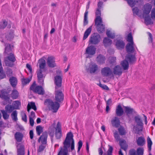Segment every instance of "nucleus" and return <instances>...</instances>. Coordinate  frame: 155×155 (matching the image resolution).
<instances>
[{
    "label": "nucleus",
    "instance_id": "4be33fe9",
    "mask_svg": "<svg viewBox=\"0 0 155 155\" xmlns=\"http://www.w3.org/2000/svg\"><path fill=\"white\" fill-rule=\"evenodd\" d=\"M98 66L95 63H92L90 64L87 70L91 73H95L98 70Z\"/></svg>",
    "mask_w": 155,
    "mask_h": 155
},
{
    "label": "nucleus",
    "instance_id": "4c0bfd02",
    "mask_svg": "<svg viewBox=\"0 0 155 155\" xmlns=\"http://www.w3.org/2000/svg\"><path fill=\"white\" fill-rule=\"evenodd\" d=\"M39 69H44L46 65V61L43 59H40L38 61Z\"/></svg>",
    "mask_w": 155,
    "mask_h": 155
},
{
    "label": "nucleus",
    "instance_id": "f704fd0d",
    "mask_svg": "<svg viewBox=\"0 0 155 155\" xmlns=\"http://www.w3.org/2000/svg\"><path fill=\"white\" fill-rule=\"evenodd\" d=\"M9 81L12 86L15 88L17 83V78L14 77H12L10 78Z\"/></svg>",
    "mask_w": 155,
    "mask_h": 155
},
{
    "label": "nucleus",
    "instance_id": "338daca9",
    "mask_svg": "<svg viewBox=\"0 0 155 155\" xmlns=\"http://www.w3.org/2000/svg\"><path fill=\"white\" fill-rule=\"evenodd\" d=\"M22 120L25 122H27V115L25 113H24L22 117Z\"/></svg>",
    "mask_w": 155,
    "mask_h": 155
},
{
    "label": "nucleus",
    "instance_id": "bf43d9fd",
    "mask_svg": "<svg viewBox=\"0 0 155 155\" xmlns=\"http://www.w3.org/2000/svg\"><path fill=\"white\" fill-rule=\"evenodd\" d=\"M44 144H41L39 147V148L38 150V152H41L42 151L45 147V146L44 145Z\"/></svg>",
    "mask_w": 155,
    "mask_h": 155
},
{
    "label": "nucleus",
    "instance_id": "8fccbe9b",
    "mask_svg": "<svg viewBox=\"0 0 155 155\" xmlns=\"http://www.w3.org/2000/svg\"><path fill=\"white\" fill-rule=\"evenodd\" d=\"M147 142L148 150L150 151L151 150V146L153 143L151 139L149 137L147 138Z\"/></svg>",
    "mask_w": 155,
    "mask_h": 155
},
{
    "label": "nucleus",
    "instance_id": "052dcab7",
    "mask_svg": "<svg viewBox=\"0 0 155 155\" xmlns=\"http://www.w3.org/2000/svg\"><path fill=\"white\" fill-rule=\"evenodd\" d=\"M129 155H137L136 151L134 149L130 150L129 151Z\"/></svg>",
    "mask_w": 155,
    "mask_h": 155
},
{
    "label": "nucleus",
    "instance_id": "c756f323",
    "mask_svg": "<svg viewBox=\"0 0 155 155\" xmlns=\"http://www.w3.org/2000/svg\"><path fill=\"white\" fill-rule=\"evenodd\" d=\"M124 111L121 106L118 105L116 107V113L117 116H121L124 114Z\"/></svg>",
    "mask_w": 155,
    "mask_h": 155
},
{
    "label": "nucleus",
    "instance_id": "13d9d810",
    "mask_svg": "<svg viewBox=\"0 0 155 155\" xmlns=\"http://www.w3.org/2000/svg\"><path fill=\"white\" fill-rule=\"evenodd\" d=\"M106 35L108 37L112 39L115 37L114 34H112L110 31H107Z\"/></svg>",
    "mask_w": 155,
    "mask_h": 155
},
{
    "label": "nucleus",
    "instance_id": "473e14b6",
    "mask_svg": "<svg viewBox=\"0 0 155 155\" xmlns=\"http://www.w3.org/2000/svg\"><path fill=\"white\" fill-rule=\"evenodd\" d=\"M142 17L144 18L145 22L147 25H151L153 23V22L150 18L149 15L142 16Z\"/></svg>",
    "mask_w": 155,
    "mask_h": 155
},
{
    "label": "nucleus",
    "instance_id": "79ce46f5",
    "mask_svg": "<svg viewBox=\"0 0 155 155\" xmlns=\"http://www.w3.org/2000/svg\"><path fill=\"white\" fill-rule=\"evenodd\" d=\"M132 11L134 15L135 14L140 17H142V14L140 12V10L137 7H135L133 8L132 9Z\"/></svg>",
    "mask_w": 155,
    "mask_h": 155
},
{
    "label": "nucleus",
    "instance_id": "de8ad7c7",
    "mask_svg": "<svg viewBox=\"0 0 155 155\" xmlns=\"http://www.w3.org/2000/svg\"><path fill=\"white\" fill-rule=\"evenodd\" d=\"M36 130L37 134L38 136H40L43 132V128L41 126L38 125L36 127Z\"/></svg>",
    "mask_w": 155,
    "mask_h": 155
},
{
    "label": "nucleus",
    "instance_id": "864d4df0",
    "mask_svg": "<svg viewBox=\"0 0 155 155\" xmlns=\"http://www.w3.org/2000/svg\"><path fill=\"white\" fill-rule=\"evenodd\" d=\"M144 149L143 147H139L137 148L136 153L137 155H143Z\"/></svg>",
    "mask_w": 155,
    "mask_h": 155
},
{
    "label": "nucleus",
    "instance_id": "72a5a7b5",
    "mask_svg": "<svg viewBox=\"0 0 155 155\" xmlns=\"http://www.w3.org/2000/svg\"><path fill=\"white\" fill-rule=\"evenodd\" d=\"M141 2V0H128L127 3L131 7H133Z\"/></svg>",
    "mask_w": 155,
    "mask_h": 155
},
{
    "label": "nucleus",
    "instance_id": "393cba45",
    "mask_svg": "<svg viewBox=\"0 0 155 155\" xmlns=\"http://www.w3.org/2000/svg\"><path fill=\"white\" fill-rule=\"evenodd\" d=\"M90 6L87 5L86 7V10L85 12L84 13V21H83V25L85 26L88 24V20L87 19V16L88 14V10Z\"/></svg>",
    "mask_w": 155,
    "mask_h": 155
},
{
    "label": "nucleus",
    "instance_id": "4468645a",
    "mask_svg": "<svg viewBox=\"0 0 155 155\" xmlns=\"http://www.w3.org/2000/svg\"><path fill=\"white\" fill-rule=\"evenodd\" d=\"M55 135L56 139H60L62 137L61 125L60 123L58 122L55 127Z\"/></svg>",
    "mask_w": 155,
    "mask_h": 155
},
{
    "label": "nucleus",
    "instance_id": "774afa93",
    "mask_svg": "<svg viewBox=\"0 0 155 155\" xmlns=\"http://www.w3.org/2000/svg\"><path fill=\"white\" fill-rule=\"evenodd\" d=\"M35 117V113L33 111L31 112L30 115H29V118H34Z\"/></svg>",
    "mask_w": 155,
    "mask_h": 155
},
{
    "label": "nucleus",
    "instance_id": "2eb2a0df",
    "mask_svg": "<svg viewBox=\"0 0 155 155\" xmlns=\"http://www.w3.org/2000/svg\"><path fill=\"white\" fill-rule=\"evenodd\" d=\"M95 25L97 26V28L98 32L101 33L105 30V26L102 24V20L95 21Z\"/></svg>",
    "mask_w": 155,
    "mask_h": 155
},
{
    "label": "nucleus",
    "instance_id": "aec40b11",
    "mask_svg": "<svg viewBox=\"0 0 155 155\" xmlns=\"http://www.w3.org/2000/svg\"><path fill=\"white\" fill-rule=\"evenodd\" d=\"M43 71L41 69H39L37 71V77L38 82L40 83V84L43 85L44 83V78L45 75H44L42 74Z\"/></svg>",
    "mask_w": 155,
    "mask_h": 155
},
{
    "label": "nucleus",
    "instance_id": "ddd939ff",
    "mask_svg": "<svg viewBox=\"0 0 155 155\" xmlns=\"http://www.w3.org/2000/svg\"><path fill=\"white\" fill-rule=\"evenodd\" d=\"M14 137L16 140L15 143L16 147L20 145H22L19 143L21 142L23 139V135L22 133L19 132H16L14 135Z\"/></svg>",
    "mask_w": 155,
    "mask_h": 155
},
{
    "label": "nucleus",
    "instance_id": "f03ea898",
    "mask_svg": "<svg viewBox=\"0 0 155 155\" xmlns=\"http://www.w3.org/2000/svg\"><path fill=\"white\" fill-rule=\"evenodd\" d=\"M126 39L128 43L126 46V49L128 53H133L135 51V48L137 49L134 43L133 38L131 32L127 35Z\"/></svg>",
    "mask_w": 155,
    "mask_h": 155
},
{
    "label": "nucleus",
    "instance_id": "423d86ee",
    "mask_svg": "<svg viewBox=\"0 0 155 155\" xmlns=\"http://www.w3.org/2000/svg\"><path fill=\"white\" fill-rule=\"evenodd\" d=\"M30 89L34 92L39 95H43L45 94L43 88L41 86H37L35 82H34L30 87Z\"/></svg>",
    "mask_w": 155,
    "mask_h": 155
},
{
    "label": "nucleus",
    "instance_id": "f3484780",
    "mask_svg": "<svg viewBox=\"0 0 155 155\" xmlns=\"http://www.w3.org/2000/svg\"><path fill=\"white\" fill-rule=\"evenodd\" d=\"M101 73L103 76L108 77L112 74V72L110 68L106 67L102 69Z\"/></svg>",
    "mask_w": 155,
    "mask_h": 155
},
{
    "label": "nucleus",
    "instance_id": "49530a36",
    "mask_svg": "<svg viewBox=\"0 0 155 155\" xmlns=\"http://www.w3.org/2000/svg\"><path fill=\"white\" fill-rule=\"evenodd\" d=\"M1 111L4 119L5 120L8 119L9 117V114L8 113L4 110H2Z\"/></svg>",
    "mask_w": 155,
    "mask_h": 155
},
{
    "label": "nucleus",
    "instance_id": "2f4dec72",
    "mask_svg": "<svg viewBox=\"0 0 155 155\" xmlns=\"http://www.w3.org/2000/svg\"><path fill=\"white\" fill-rule=\"evenodd\" d=\"M27 109L28 112L29 113L31 109H33L34 110L36 111L37 108L34 102H31L28 103L27 106Z\"/></svg>",
    "mask_w": 155,
    "mask_h": 155
},
{
    "label": "nucleus",
    "instance_id": "6e6d98bb",
    "mask_svg": "<svg viewBox=\"0 0 155 155\" xmlns=\"http://www.w3.org/2000/svg\"><path fill=\"white\" fill-rule=\"evenodd\" d=\"M1 23L0 28L2 29H4L8 25V22L5 20H3Z\"/></svg>",
    "mask_w": 155,
    "mask_h": 155
},
{
    "label": "nucleus",
    "instance_id": "37998d69",
    "mask_svg": "<svg viewBox=\"0 0 155 155\" xmlns=\"http://www.w3.org/2000/svg\"><path fill=\"white\" fill-rule=\"evenodd\" d=\"M121 65L124 70H127L129 68V63L127 61L124 60L121 62Z\"/></svg>",
    "mask_w": 155,
    "mask_h": 155
},
{
    "label": "nucleus",
    "instance_id": "5701e85b",
    "mask_svg": "<svg viewBox=\"0 0 155 155\" xmlns=\"http://www.w3.org/2000/svg\"><path fill=\"white\" fill-rule=\"evenodd\" d=\"M116 48L118 49H123L125 45V43L121 39L117 40L115 43Z\"/></svg>",
    "mask_w": 155,
    "mask_h": 155
},
{
    "label": "nucleus",
    "instance_id": "bb28decb",
    "mask_svg": "<svg viewBox=\"0 0 155 155\" xmlns=\"http://www.w3.org/2000/svg\"><path fill=\"white\" fill-rule=\"evenodd\" d=\"M111 122L112 126L116 128L118 127L120 124L119 118L116 117L111 120Z\"/></svg>",
    "mask_w": 155,
    "mask_h": 155
},
{
    "label": "nucleus",
    "instance_id": "c03bdc74",
    "mask_svg": "<svg viewBox=\"0 0 155 155\" xmlns=\"http://www.w3.org/2000/svg\"><path fill=\"white\" fill-rule=\"evenodd\" d=\"M103 43L105 47L110 45L112 43V40L107 38H105L103 40Z\"/></svg>",
    "mask_w": 155,
    "mask_h": 155
},
{
    "label": "nucleus",
    "instance_id": "09e8293b",
    "mask_svg": "<svg viewBox=\"0 0 155 155\" xmlns=\"http://www.w3.org/2000/svg\"><path fill=\"white\" fill-rule=\"evenodd\" d=\"M17 112L15 110L13 111L11 114V117L12 120L14 121H16L18 120L17 118Z\"/></svg>",
    "mask_w": 155,
    "mask_h": 155
},
{
    "label": "nucleus",
    "instance_id": "7ed1b4c3",
    "mask_svg": "<svg viewBox=\"0 0 155 155\" xmlns=\"http://www.w3.org/2000/svg\"><path fill=\"white\" fill-rule=\"evenodd\" d=\"M45 104L46 105L49 110L53 113H56L60 106V104L57 101H53L50 99H47L45 101Z\"/></svg>",
    "mask_w": 155,
    "mask_h": 155
},
{
    "label": "nucleus",
    "instance_id": "603ef678",
    "mask_svg": "<svg viewBox=\"0 0 155 155\" xmlns=\"http://www.w3.org/2000/svg\"><path fill=\"white\" fill-rule=\"evenodd\" d=\"M118 131L120 135H125L126 133V130L124 128L122 127H120L118 129Z\"/></svg>",
    "mask_w": 155,
    "mask_h": 155
},
{
    "label": "nucleus",
    "instance_id": "f257e3e1",
    "mask_svg": "<svg viewBox=\"0 0 155 155\" xmlns=\"http://www.w3.org/2000/svg\"><path fill=\"white\" fill-rule=\"evenodd\" d=\"M63 147H61L58 155H69L68 150L71 148L72 151L74 149V141L73 135L71 132L68 133L63 142Z\"/></svg>",
    "mask_w": 155,
    "mask_h": 155
},
{
    "label": "nucleus",
    "instance_id": "3c124183",
    "mask_svg": "<svg viewBox=\"0 0 155 155\" xmlns=\"http://www.w3.org/2000/svg\"><path fill=\"white\" fill-rule=\"evenodd\" d=\"M31 78H23L21 79L22 84L23 85H25L29 83L31 81Z\"/></svg>",
    "mask_w": 155,
    "mask_h": 155
},
{
    "label": "nucleus",
    "instance_id": "6e6552de",
    "mask_svg": "<svg viewBox=\"0 0 155 155\" xmlns=\"http://www.w3.org/2000/svg\"><path fill=\"white\" fill-rule=\"evenodd\" d=\"M9 93V92L7 91L5 89L1 90L0 93V98L9 103H11L12 101L10 99V96Z\"/></svg>",
    "mask_w": 155,
    "mask_h": 155
},
{
    "label": "nucleus",
    "instance_id": "20e7f679",
    "mask_svg": "<svg viewBox=\"0 0 155 155\" xmlns=\"http://www.w3.org/2000/svg\"><path fill=\"white\" fill-rule=\"evenodd\" d=\"M4 61L6 66L10 67H13L14 65V62L16 61L15 56L14 53L6 55Z\"/></svg>",
    "mask_w": 155,
    "mask_h": 155
},
{
    "label": "nucleus",
    "instance_id": "4d7b16f0",
    "mask_svg": "<svg viewBox=\"0 0 155 155\" xmlns=\"http://www.w3.org/2000/svg\"><path fill=\"white\" fill-rule=\"evenodd\" d=\"M110 63L113 65L115 64L116 58L114 57H110L109 58Z\"/></svg>",
    "mask_w": 155,
    "mask_h": 155
},
{
    "label": "nucleus",
    "instance_id": "0eeeda50",
    "mask_svg": "<svg viewBox=\"0 0 155 155\" xmlns=\"http://www.w3.org/2000/svg\"><path fill=\"white\" fill-rule=\"evenodd\" d=\"M15 107L12 105H7L5 107V111L8 113H11L14 109H18L19 106L20 105V102L18 101H15Z\"/></svg>",
    "mask_w": 155,
    "mask_h": 155
},
{
    "label": "nucleus",
    "instance_id": "69168bd1",
    "mask_svg": "<svg viewBox=\"0 0 155 155\" xmlns=\"http://www.w3.org/2000/svg\"><path fill=\"white\" fill-rule=\"evenodd\" d=\"M99 86L102 88L103 89L106 90H108L109 89V88L106 85L102 84H99Z\"/></svg>",
    "mask_w": 155,
    "mask_h": 155
},
{
    "label": "nucleus",
    "instance_id": "a211bd4d",
    "mask_svg": "<svg viewBox=\"0 0 155 155\" xmlns=\"http://www.w3.org/2000/svg\"><path fill=\"white\" fill-rule=\"evenodd\" d=\"M48 137V134L47 132L45 131L38 139V142L40 143L41 142L42 144H46Z\"/></svg>",
    "mask_w": 155,
    "mask_h": 155
},
{
    "label": "nucleus",
    "instance_id": "680f3d73",
    "mask_svg": "<svg viewBox=\"0 0 155 155\" xmlns=\"http://www.w3.org/2000/svg\"><path fill=\"white\" fill-rule=\"evenodd\" d=\"M83 145V143L81 140L79 141L78 143V152H79Z\"/></svg>",
    "mask_w": 155,
    "mask_h": 155
},
{
    "label": "nucleus",
    "instance_id": "58836bf2",
    "mask_svg": "<svg viewBox=\"0 0 155 155\" xmlns=\"http://www.w3.org/2000/svg\"><path fill=\"white\" fill-rule=\"evenodd\" d=\"M6 77L5 74L3 70L1 59H0V80Z\"/></svg>",
    "mask_w": 155,
    "mask_h": 155
},
{
    "label": "nucleus",
    "instance_id": "a878e982",
    "mask_svg": "<svg viewBox=\"0 0 155 155\" xmlns=\"http://www.w3.org/2000/svg\"><path fill=\"white\" fill-rule=\"evenodd\" d=\"M5 47L4 53L5 55L13 53L10 44H6L5 45Z\"/></svg>",
    "mask_w": 155,
    "mask_h": 155
},
{
    "label": "nucleus",
    "instance_id": "e433bc0d",
    "mask_svg": "<svg viewBox=\"0 0 155 155\" xmlns=\"http://www.w3.org/2000/svg\"><path fill=\"white\" fill-rule=\"evenodd\" d=\"M126 58L130 63H133L136 61V58L134 55L129 54L128 55Z\"/></svg>",
    "mask_w": 155,
    "mask_h": 155
},
{
    "label": "nucleus",
    "instance_id": "dca6fc26",
    "mask_svg": "<svg viewBox=\"0 0 155 155\" xmlns=\"http://www.w3.org/2000/svg\"><path fill=\"white\" fill-rule=\"evenodd\" d=\"M96 48L93 46H88L86 49L85 54L88 55V57H91L95 53Z\"/></svg>",
    "mask_w": 155,
    "mask_h": 155
},
{
    "label": "nucleus",
    "instance_id": "412c9836",
    "mask_svg": "<svg viewBox=\"0 0 155 155\" xmlns=\"http://www.w3.org/2000/svg\"><path fill=\"white\" fill-rule=\"evenodd\" d=\"M47 64L48 66L51 68H54L56 66L54 58L52 56L49 57L47 60Z\"/></svg>",
    "mask_w": 155,
    "mask_h": 155
},
{
    "label": "nucleus",
    "instance_id": "1a4fd4ad",
    "mask_svg": "<svg viewBox=\"0 0 155 155\" xmlns=\"http://www.w3.org/2000/svg\"><path fill=\"white\" fill-rule=\"evenodd\" d=\"M55 99L56 101L60 102L63 100L64 96L62 92L58 90L57 87H55Z\"/></svg>",
    "mask_w": 155,
    "mask_h": 155
},
{
    "label": "nucleus",
    "instance_id": "6ab92c4d",
    "mask_svg": "<svg viewBox=\"0 0 155 155\" xmlns=\"http://www.w3.org/2000/svg\"><path fill=\"white\" fill-rule=\"evenodd\" d=\"M123 72V70L120 65H117L113 68L112 73L115 75L120 76Z\"/></svg>",
    "mask_w": 155,
    "mask_h": 155
},
{
    "label": "nucleus",
    "instance_id": "0e129e2a",
    "mask_svg": "<svg viewBox=\"0 0 155 155\" xmlns=\"http://www.w3.org/2000/svg\"><path fill=\"white\" fill-rule=\"evenodd\" d=\"M6 74L7 76H11L12 74V69L10 68L7 69L6 71Z\"/></svg>",
    "mask_w": 155,
    "mask_h": 155
},
{
    "label": "nucleus",
    "instance_id": "9d476101",
    "mask_svg": "<svg viewBox=\"0 0 155 155\" xmlns=\"http://www.w3.org/2000/svg\"><path fill=\"white\" fill-rule=\"evenodd\" d=\"M101 39L100 35L97 33H94L91 35L89 40V43L90 44L96 45L98 44Z\"/></svg>",
    "mask_w": 155,
    "mask_h": 155
},
{
    "label": "nucleus",
    "instance_id": "c9c22d12",
    "mask_svg": "<svg viewBox=\"0 0 155 155\" xmlns=\"http://www.w3.org/2000/svg\"><path fill=\"white\" fill-rule=\"evenodd\" d=\"M124 107L125 109V112L127 115L128 116L129 114H132L133 112L135 113H136L132 108L127 106H124Z\"/></svg>",
    "mask_w": 155,
    "mask_h": 155
},
{
    "label": "nucleus",
    "instance_id": "39448f33",
    "mask_svg": "<svg viewBox=\"0 0 155 155\" xmlns=\"http://www.w3.org/2000/svg\"><path fill=\"white\" fill-rule=\"evenodd\" d=\"M114 138L117 142L120 141V145L121 148L125 151H126L128 147L126 141L124 140H120V136L117 131H115L114 133Z\"/></svg>",
    "mask_w": 155,
    "mask_h": 155
},
{
    "label": "nucleus",
    "instance_id": "a19ab883",
    "mask_svg": "<svg viewBox=\"0 0 155 155\" xmlns=\"http://www.w3.org/2000/svg\"><path fill=\"white\" fill-rule=\"evenodd\" d=\"M105 60V57L101 54H99L97 58V61L100 63H104Z\"/></svg>",
    "mask_w": 155,
    "mask_h": 155
},
{
    "label": "nucleus",
    "instance_id": "e2e57ef3",
    "mask_svg": "<svg viewBox=\"0 0 155 155\" xmlns=\"http://www.w3.org/2000/svg\"><path fill=\"white\" fill-rule=\"evenodd\" d=\"M150 15L152 19H155V8H153L151 10Z\"/></svg>",
    "mask_w": 155,
    "mask_h": 155
},
{
    "label": "nucleus",
    "instance_id": "a18cd8bd",
    "mask_svg": "<svg viewBox=\"0 0 155 155\" xmlns=\"http://www.w3.org/2000/svg\"><path fill=\"white\" fill-rule=\"evenodd\" d=\"M134 119L135 121L138 125L140 126H143V123L141 120L140 117L139 115L135 116Z\"/></svg>",
    "mask_w": 155,
    "mask_h": 155
},
{
    "label": "nucleus",
    "instance_id": "c85d7f7f",
    "mask_svg": "<svg viewBox=\"0 0 155 155\" xmlns=\"http://www.w3.org/2000/svg\"><path fill=\"white\" fill-rule=\"evenodd\" d=\"M16 147L17 149V155H25V148L23 145H20Z\"/></svg>",
    "mask_w": 155,
    "mask_h": 155
},
{
    "label": "nucleus",
    "instance_id": "cd10ccee",
    "mask_svg": "<svg viewBox=\"0 0 155 155\" xmlns=\"http://www.w3.org/2000/svg\"><path fill=\"white\" fill-rule=\"evenodd\" d=\"M19 96V93L16 89H14L12 91L10 95V97L13 100L17 99Z\"/></svg>",
    "mask_w": 155,
    "mask_h": 155
},
{
    "label": "nucleus",
    "instance_id": "b1692460",
    "mask_svg": "<svg viewBox=\"0 0 155 155\" xmlns=\"http://www.w3.org/2000/svg\"><path fill=\"white\" fill-rule=\"evenodd\" d=\"M137 143L138 146L142 147L143 146L145 143V140L144 137H140L136 139Z\"/></svg>",
    "mask_w": 155,
    "mask_h": 155
},
{
    "label": "nucleus",
    "instance_id": "ea45409f",
    "mask_svg": "<svg viewBox=\"0 0 155 155\" xmlns=\"http://www.w3.org/2000/svg\"><path fill=\"white\" fill-rule=\"evenodd\" d=\"M95 15L96 17L95 21H97L102 20V18L101 17V11L100 9L97 8L95 12Z\"/></svg>",
    "mask_w": 155,
    "mask_h": 155
},
{
    "label": "nucleus",
    "instance_id": "5fc2aeb1",
    "mask_svg": "<svg viewBox=\"0 0 155 155\" xmlns=\"http://www.w3.org/2000/svg\"><path fill=\"white\" fill-rule=\"evenodd\" d=\"M109 148L107 152V155H112V153L113 150V147L110 145H108ZM103 155H106L104 153Z\"/></svg>",
    "mask_w": 155,
    "mask_h": 155
},
{
    "label": "nucleus",
    "instance_id": "f8f14e48",
    "mask_svg": "<svg viewBox=\"0 0 155 155\" xmlns=\"http://www.w3.org/2000/svg\"><path fill=\"white\" fill-rule=\"evenodd\" d=\"M152 5L149 3L145 4L143 7L142 16L149 15L152 8Z\"/></svg>",
    "mask_w": 155,
    "mask_h": 155
},
{
    "label": "nucleus",
    "instance_id": "7c9ffc66",
    "mask_svg": "<svg viewBox=\"0 0 155 155\" xmlns=\"http://www.w3.org/2000/svg\"><path fill=\"white\" fill-rule=\"evenodd\" d=\"M92 26L91 25L86 30L84 35L83 38L84 40L86 39L90 35L92 31Z\"/></svg>",
    "mask_w": 155,
    "mask_h": 155
},
{
    "label": "nucleus",
    "instance_id": "9b49d317",
    "mask_svg": "<svg viewBox=\"0 0 155 155\" xmlns=\"http://www.w3.org/2000/svg\"><path fill=\"white\" fill-rule=\"evenodd\" d=\"M58 74H59V75H57L54 78V82L56 86L58 88L60 87L61 86L62 78V74L60 71L58 70L57 71Z\"/></svg>",
    "mask_w": 155,
    "mask_h": 155
}]
</instances>
